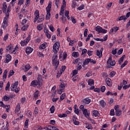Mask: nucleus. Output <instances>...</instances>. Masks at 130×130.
<instances>
[{"label":"nucleus","instance_id":"nucleus-26","mask_svg":"<svg viewBox=\"0 0 130 130\" xmlns=\"http://www.w3.org/2000/svg\"><path fill=\"white\" fill-rule=\"evenodd\" d=\"M7 74H8V70H5L3 73V76L4 80H6L7 79Z\"/></svg>","mask_w":130,"mask_h":130},{"label":"nucleus","instance_id":"nucleus-6","mask_svg":"<svg viewBox=\"0 0 130 130\" xmlns=\"http://www.w3.org/2000/svg\"><path fill=\"white\" fill-rule=\"evenodd\" d=\"M18 85H19V82L16 81L13 84L11 85V91L13 92V91H15V89H17L18 87Z\"/></svg>","mask_w":130,"mask_h":130},{"label":"nucleus","instance_id":"nucleus-47","mask_svg":"<svg viewBox=\"0 0 130 130\" xmlns=\"http://www.w3.org/2000/svg\"><path fill=\"white\" fill-rule=\"evenodd\" d=\"M61 20L62 21V23L64 24L67 22V17L66 16H62Z\"/></svg>","mask_w":130,"mask_h":130},{"label":"nucleus","instance_id":"nucleus-30","mask_svg":"<svg viewBox=\"0 0 130 130\" xmlns=\"http://www.w3.org/2000/svg\"><path fill=\"white\" fill-rule=\"evenodd\" d=\"M20 44L21 46H26V45L28 44V43L26 41L23 40L21 41Z\"/></svg>","mask_w":130,"mask_h":130},{"label":"nucleus","instance_id":"nucleus-53","mask_svg":"<svg viewBox=\"0 0 130 130\" xmlns=\"http://www.w3.org/2000/svg\"><path fill=\"white\" fill-rule=\"evenodd\" d=\"M9 39V34H7L6 36H4V41H7Z\"/></svg>","mask_w":130,"mask_h":130},{"label":"nucleus","instance_id":"nucleus-20","mask_svg":"<svg viewBox=\"0 0 130 130\" xmlns=\"http://www.w3.org/2000/svg\"><path fill=\"white\" fill-rule=\"evenodd\" d=\"M92 114H93V116H95L96 117V116H99V112H98V111L97 110H94L92 111Z\"/></svg>","mask_w":130,"mask_h":130},{"label":"nucleus","instance_id":"nucleus-51","mask_svg":"<svg viewBox=\"0 0 130 130\" xmlns=\"http://www.w3.org/2000/svg\"><path fill=\"white\" fill-rule=\"evenodd\" d=\"M10 107H11V106L10 105L5 106V108H6L7 112H10Z\"/></svg>","mask_w":130,"mask_h":130},{"label":"nucleus","instance_id":"nucleus-49","mask_svg":"<svg viewBox=\"0 0 130 130\" xmlns=\"http://www.w3.org/2000/svg\"><path fill=\"white\" fill-rule=\"evenodd\" d=\"M36 43H40L41 42V38H38L35 40Z\"/></svg>","mask_w":130,"mask_h":130},{"label":"nucleus","instance_id":"nucleus-40","mask_svg":"<svg viewBox=\"0 0 130 130\" xmlns=\"http://www.w3.org/2000/svg\"><path fill=\"white\" fill-rule=\"evenodd\" d=\"M30 68H31V66H30L29 64L25 65V72H28V71H29V70H30Z\"/></svg>","mask_w":130,"mask_h":130},{"label":"nucleus","instance_id":"nucleus-35","mask_svg":"<svg viewBox=\"0 0 130 130\" xmlns=\"http://www.w3.org/2000/svg\"><path fill=\"white\" fill-rule=\"evenodd\" d=\"M111 61H112V57H111V56H110L107 61V66L110 64V63H111Z\"/></svg>","mask_w":130,"mask_h":130},{"label":"nucleus","instance_id":"nucleus-22","mask_svg":"<svg viewBox=\"0 0 130 130\" xmlns=\"http://www.w3.org/2000/svg\"><path fill=\"white\" fill-rule=\"evenodd\" d=\"M100 104L102 107H105L106 106V103L103 100L100 101Z\"/></svg>","mask_w":130,"mask_h":130},{"label":"nucleus","instance_id":"nucleus-29","mask_svg":"<svg viewBox=\"0 0 130 130\" xmlns=\"http://www.w3.org/2000/svg\"><path fill=\"white\" fill-rule=\"evenodd\" d=\"M39 95V91L37 90L34 94V98H35V99H37V98H38Z\"/></svg>","mask_w":130,"mask_h":130},{"label":"nucleus","instance_id":"nucleus-24","mask_svg":"<svg viewBox=\"0 0 130 130\" xmlns=\"http://www.w3.org/2000/svg\"><path fill=\"white\" fill-rule=\"evenodd\" d=\"M28 28H29V25L28 24L24 25L23 26L21 27V30L22 31H26V30H27Z\"/></svg>","mask_w":130,"mask_h":130},{"label":"nucleus","instance_id":"nucleus-32","mask_svg":"<svg viewBox=\"0 0 130 130\" xmlns=\"http://www.w3.org/2000/svg\"><path fill=\"white\" fill-rule=\"evenodd\" d=\"M53 66H55L56 68H57L58 66V64H59V61L57 60V61H54L52 62Z\"/></svg>","mask_w":130,"mask_h":130},{"label":"nucleus","instance_id":"nucleus-27","mask_svg":"<svg viewBox=\"0 0 130 130\" xmlns=\"http://www.w3.org/2000/svg\"><path fill=\"white\" fill-rule=\"evenodd\" d=\"M115 114L117 116H120L121 115V111L119 109L115 111Z\"/></svg>","mask_w":130,"mask_h":130},{"label":"nucleus","instance_id":"nucleus-45","mask_svg":"<svg viewBox=\"0 0 130 130\" xmlns=\"http://www.w3.org/2000/svg\"><path fill=\"white\" fill-rule=\"evenodd\" d=\"M122 52H123V49L121 48L118 51L117 54L120 55V54H122Z\"/></svg>","mask_w":130,"mask_h":130},{"label":"nucleus","instance_id":"nucleus-63","mask_svg":"<svg viewBox=\"0 0 130 130\" xmlns=\"http://www.w3.org/2000/svg\"><path fill=\"white\" fill-rule=\"evenodd\" d=\"M55 120H51L50 121V124H52L53 125H54V124H55Z\"/></svg>","mask_w":130,"mask_h":130},{"label":"nucleus","instance_id":"nucleus-50","mask_svg":"<svg viewBox=\"0 0 130 130\" xmlns=\"http://www.w3.org/2000/svg\"><path fill=\"white\" fill-rule=\"evenodd\" d=\"M110 114L112 116H113L115 115V113L114 112V109H112L111 110Z\"/></svg>","mask_w":130,"mask_h":130},{"label":"nucleus","instance_id":"nucleus-48","mask_svg":"<svg viewBox=\"0 0 130 130\" xmlns=\"http://www.w3.org/2000/svg\"><path fill=\"white\" fill-rule=\"evenodd\" d=\"M9 126H10V125H9V122L7 121L6 125L4 128V130H9Z\"/></svg>","mask_w":130,"mask_h":130},{"label":"nucleus","instance_id":"nucleus-15","mask_svg":"<svg viewBox=\"0 0 130 130\" xmlns=\"http://www.w3.org/2000/svg\"><path fill=\"white\" fill-rule=\"evenodd\" d=\"M83 102L85 104H89V103H91V99H90L89 98L84 99L83 100Z\"/></svg>","mask_w":130,"mask_h":130},{"label":"nucleus","instance_id":"nucleus-19","mask_svg":"<svg viewBox=\"0 0 130 130\" xmlns=\"http://www.w3.org/2000/svg\"><path fill=\"white\" fill-rule=\"evenodd\" d=\"M124 57H125V55H123L119 60L118 63L119 64H121L122 62H123V59H124Z\"/></svg>","mask_w":130,"mask_h":130},{"label":"nucleus","instance_id":"nucleus-43","mask_svg":"<svg viewBox=\"0 0 130 130\" xmlns=\"http://www.w3.org/2000/svg\"><path fill=\"white\" fill-rule=\"evenodd\" d=\"M34 129L35 130H42V128H41V126H39V125L35 126Z\"/></svg>","mask_w":130,"mask_h":130},{"label":"nucleus","instance_id":"nucleus-57","mask_svg":"<svg viewBox=\"0 0 130 130\" xmlns=\"http://www.w3.org/2000/svg\"><path fill=\"white\" fill-rule=\"evenodd\" d=\"M56 40V36L55 35H53L52 36V42H55V41Z\"/></svg>","mask_w":130,"mask_h":130},{"label":"nucleus","instance_id":"nucleus-62","mask_svg":"<svg viewBox=\"0 0 130 130\" xmlns=\"http://www.w3.org/2000/svg\"><path fill=\"white\" fill-rule=\"evenodd\" d=\"M78 79H79V76H76L74 77H73L72 80H73V82H76V81H77L78 80Z\"/></svg>","mask_w":130,"mask_h":130},{"label":"nucleus","instance_id":"nucleus-1","mask_svg":"<svg viewBox=\"0 0 130 130\" xmlns=\"http://www.w3.org/2000/svg\"><path fill=\"white\" fill-rule=\"evenodd\" d=\"M10 10H11V7L10 6L8 7L7 3H4L2 7L3 12L6 13V17H4L3 23H2V26L4 29H6L7 26H8V19H9L10 17V12H11Z\"/></svg>","mask_w":130,"mask_h":130},{"label":"nucleus","instance_id":"nucleus-9","mask_svg":"<svg viewBox=\"0 0 130 130\" xmlns=\"http://www.w3.org/2000/svg\"><path fill=\"white\" fill-rule=\"evenodd\" d=\"M12 60V56L10 54H8L6 56V59L5 60V63H8V62H10L11 60Z\"/></svg>","mask_w":130,"mask_h":130},{"label":"nucleus","instance_id":"nucleus-59","mask_svg":"<svg viewBox=\"0 0 130 130\" xmlns=\"http://www.w3.org/2000/svg\"><path fill=\"white\" fill-rule=\"evenodd\" d=\"M0 107H3V108H5L6 107V105L5 104H4V102L1 101L0 102Z\"/></svg>","mask_w":130,"mask_h":130},{"label":"nucleus","instance_id":"nucleus-21","mask_svg":"<svg viewBox=\"0 0 130 130\" xmlns=\"http://www.w3.org/2000/svg\"><path fill=\"white\" fill-rule=\"evenodd\" d=\"M44 20V15H42L41 16L39 17V20H38V23H41L43 22Z\"/></svg>","mask_w":130,"mask_h":130},{"label":"nucleus","instance_id":"nucleus-36","mask_svg":"<svg viewBox=\"0 0 130 130\" xmlns=\"http://www.w3.org/2000/svg\"><path fill=\"white\" fill-rule=\"evenodd\" d=\"M116 74V73L114 71H112L110 73V78H113L115 76V74Z\"/></svg>","mask_w":130,"mask_h":130},{"label":"nucleus","instance_id":"nucleus-28","mask_svg":"<svg viewBox=\"0 0 130 130\" xmlns=\"http://www.w3.org/2000/svg\"><path fill=\"white\" fill-rule=\"evenodd\" d=\"M50 111L51 113H54V111H55V107L54 106H52V107L50 108Z\"/></svg>","mask_w":130,"mask_h":130},{"label":"nucleus","instance_id":"nucleus-61","mask_svg":"<svg viewBox=\"0 0 130 130\" xmlns=\"http://www.w3.org/2000/svg\"><path fill=\"white\" fill-rule=\"evenodd\" d=\"M89 62H90V63H93V64H95V63H96V61L93 60V59L89 58Z\"/></svg>","mask_w":130,"mask_h":130},{"label":"nucleus","instance_id":"nucleus-55","mask_svg":"<svg viewBox=\"0 0 130 130\" xmlns=\"http://www.w3.org/2000/svg\"><path fill=\"white\" fill-rule=\"evenodd\" d=\"M45 35L48 38V39H50V38H51V35H50L49 32H47V34H46Z\"/></svg>","mask_w":130,"mask_h":130},{"label":"nucleus","instance_id":"nucleus-44","mask_svg":"<svg viewBox=\"0 0 130 130\" xmlns=\"http://www.w3.org/2000/svg\"><path fill=\"white\" fill-rule=\"evenodd\" d=\"M26 114L27 116H29V117H31L32 116V112L30 111H27Z\"/></svg>","mask_w":130,"mask_h":130},{"label":"nucleus","instance_id":"nucleus-3","mask_svg":"<svg viewBox=\"0 0 130 130\" xmlns=\"http://www.w3.org/2000/svg\"><path fill=\"white\" fill-rule=\"evenodd\" d=\"M59 46H60V44L59 42H56L53 46V51L54 53H57L58 50H59Z\"/></svg>","mask_w":130,"mask_h":130},{"label":"nucleus","instance_id":"nucleus-31","mask_svg":"<svg viewBox=\"0 0 130 130\" xmlns=\"http://www.w3.org/2000/svg\"><path fill=\"white\" fill-rule=\"evenodd\" d=\"M72 56H73L74 57H79V52H73L72 53Z\"/></svg>","mask_w":130,"mask_h":130},{"label":"nucleus","instance_id":"nucleus-37","mask_svg":"<svg viewBox=\"0 0 130 130\" xmlns=\"http://www.w3.org/2000/svg\"><path fill=\"white\" fill-rule=\"evenodd\" d=\"M127 18L125 16H122L119 17V21H122V20H127Z\"/></svg>","mask_w":130,"mask_h":130},{"label":"nucleus","instance_id":"nucleus-38","mask_svg":"<svg viewBox=\"0 0 130 130\" xmlns=\"http://www.w3.org/2000/svg\"><path fill=\"white\" fill-rule=\"evenodd\" d=\"M66 99V93H63L60 96V100H61V101H62V100H63V99Z\"/></svg>","mask_w":130,"mask_h":130},{"label":"nucleus","instance_id":"nucleus-18","mask_svg":"<svg viewBox=\"0 0 130 130\" xmlns=\"http://www.w3.org/2000/svg\"><path fill=\"white\" fill-rule=\"evenodd\" d=\"M90 62V58H87L83 62L82 67H84V66H86Z\"/></svg>","mask_w":130,"mask_h":130},{"label":"nucleus","instance_id":"nucleus-34","mask_svg":"<svg viewBox=\"0 0 130 130\" xmlns=\"http://www.w3.org/2000/svg\"><path fill=\"white\" fill-rule=\"evenodd\" d=\"M37 29L39 30V31H41L42 29H43V25L42 24H41L37 26Z\"/></svg>","mask_w":130,"mask_h":130},{"label":"nucleus","instance_id":"nucleus-8","mask_svg":"<svg viewBox=\"0 0 130 130\" xmlns=\"http://www.w3.org/2000/svg\"><path fill=\"white\" fill-rule=\"evenodd\" d=\"M35 15L36 17L35 18L34 23L36 22L37 20L39 19V10H37L35 11Z\"/></svg>","mask_w":130,"mask_h":130},{"label":"nucleus","instance_id":"nucleus-41","mask_svg":"<svg viewBox=\"0 0 130 130\" xmlns=\"http://www.w3.org/2000/svg\"><path fill=\"white\" fill-rule=\"evenodd\" d=\"M14 74H15V72H14V71L10 70L9 75H8V78L12 77V76H13V75H14Z\"/></svg>","mask_w":130,"mask_h":130},{"label":"nucleus","instance_id":"nucleus-5","mask_svg":"<svg viewBox=\"0 0 130 130\" xmlns=\"http://www.w3.org/2000/svg\"><path fill=\"white\" fill-rule=\"evenodd\" d=\"M95 30L99 33H103V34H105L107 33V30L103 29L101 26L98 25L95 27Z\"/></svg>","mask_w":130,"mask_h":130},{"label":"nucleus","instance_id":"nucleus-4","mask_svg":"<svg viewBox=\"0 0 130 130\" xmlns=\"http://www.w3.org/2000/svg\"><path fill=\"white\" fill-rule=\"evenodd\" d=\"M30 87H37V88H40V87H41L42 85L37 81V80H34L32 81H31L30 85Z\"/></svg>","mask_w":130,"mask_h":130},{"label":"nucleus","instance_id":"nucleus-14","mask_svg":"<svg viewBox=\"0 0 130 130\" xmlns=\"http://www.w3.org/2000/svg\"><path fill=\"white\" fill-rule=\"evenodd\" d=\"M106 83L109 87H111L112 85V83L111 82V79L110 78H106Z\"/></svg>","mask_w":130,"mask_h":130},{"label":"nucleus","instance_id":"nucleus-64","mask_svg":"<svg viewBox=\"0 0 130 130\" xmlns=\"http://www.w3.org/2000/svg\"><path fill=\"white\" fill-rule=\"evenodd\" d=\"M60 0H55V5L57 8H58V5H59V1Z\"/></svg>","mask_w":130,"mask_h":130},{"label":"nucleus","instance_id":"nucleus-54","mask_svg":"<svg viewBox=\"0 0 130 130\" xmlns=\"http://www.w3.org/2000/svg\"><path fill=\"white\" fill-rule=\"evenodd\" d=\"M10 82H8L7 84L6 87L5 88V90L6 91H8V90H9V88H10Z\"/></svg>","mask_w":130,"mask_h":130},{"label":"nucleus","instance_id":"nucleus-46","mask_svg":"<svg viewBox=\"0 0 130 130\" xmlns=\"http://www.w3.org/2000/svg\"><path fill=\"white\" fill-rule=\"evenodd\" d=\"M3 100H4V101H9V100H10V97L7 96V95H5L4 96H3Z\"/></svg>","mask_w":130,"mask_h":130},{"label":"nucleus","instance_id":"nucleus-58","mask_svg":"<svg viewBox=\"0 0 130 130\" xmlns=\"http://www.w3.org/2000/svg\"><path fill=\"white\" fill-rule=\"evenodd\" d=\"M49 28L50 30H51V31L52 32H54V27H53L52 25H51L49 26Z\"/></svg>","mask_w":130,"mask_h":130},{"label":"nucleus","instance_id":"nucleus-12","mask_svg":"<svg viewBox=\"0 0 130 130\" xmlns=\"http://www.w3.org/2000/svg\"><path fill=\"white\" fill-rule=\"evenodd\" d=\"M14 49V47H13V45L10 44L6 48V52H8V51H9V53H11V51Z\"/></svg>","mask_w":130,"mask_h":130},{"label":"nucleus","instance_id":"nucleus-11","mask_svg":"<svg viewBox=\"0 0 130 130\" xmlns=\"http://www.w3.org/2000/svg\"><path fill=\"white\" fill-rule=\"evenodd\" d=\"M83 113L85 117H89L90 116V113H88V110L87 109H84L82 110Z\"/></svg>","mask_w":130,"mask_h":130},{"label":"nucleus","instance_id":"nucleus-42","mask_svg":"<svg viewBox=\"0 0 130 130\" xmlns=\"http://www.w3.org/2000/svg\"><path fill=\"white\" fill-rule=\"evenodd\" d=\"M85 127H86V128H87L88 129H92V128H93V127H92V125H91L90 124H86Z\"/></svg>","mask_w":130,"mask_h":130},{"label":"nucleus","instance_id":"nucleus-13","mask_svg":"<svg viewBox=\"0 0 130 130\" xmlns=\"http://www.w3.org/2000/svg\"><path fill=\"white\" fill-rule=\"evenodd\" d=\"M37 81L42 86L43 80H42V76H41V75L39 74L38 75Z\"/></svg>","mask_w":130,"mask_h":130},{"label":"nucleus","instance_id":"nucleus-16","mask_svg":"<svg viewBox=\"0 0 130 130\" xmlns=\"http://www.w3.org/2000/svg\"><path fill=\"white\" fill-rule=\"evenodd\" d=\"M20 110H21V104L18 103L16 107V110H15L16 113H18V112H19V111H20Z\"/></svg>","mask_w":130,"mask_h":130},{"label":"nucleus","instance_id":"nucleus-25","mask_svg":"<svg viewBox=\"0 0 130 130\" xmlns=\"http://www.w3.org/2000/svg\"><path fill=\"white\" fill-rule=\"evenodd\" d=\"M88 84L89 86H92V85H94V80L90 79L88 80Z\"/></svg>","mask_w":130,"mask_h":130},{"label":"nucleus","instance_id":"nucleus-33","mask_svg":"<svg viewBox=\"0 0 130 130\" xmlns=\"http://www.w3.org/2000/svg\"><path fill=\"white\" fill-rule=\"evenodd\" d=\"M56 61H57V54H56V53H55V54L54 55H53V56L52 57V62Z\"/></svg>","mask_w":130,"mask_h":130},{"label":"nucleus","instance_id":"nucleus-2","mask_svg":"<svg viewBox=\"0 0 130 130\" xmlns=\"http://www.w3.org/2000/svg\"><path fill=\"white\" fill-rule=\"evenodd\" d=\"M51 2H49L48 6L46 8L47 15L46 16V20H49L50 19V11L51 10Z\"/></svg>","mask_w":130,"mask_h":130},{"label":"nucleus","instance_id":"nucleus-52","mask_svg":"<svg viewBox=\"0 0 130 130\" xmlns=\"http://www.w3.org/2000/svg\"><path fill=\"white\" fill-rule=\"evenodd\" d=\"M127 64V61H125L124 63L121 65V69L124 68L125 66H126Z\"/></svg>","mask_w":130,"mask_h":130},{"label":"nucleus","instance_id":"nucleus-60","mask_svg":"<svg viewBox=\"0 0 130 130\" xmlns=\"http://www.w3.org/2000/svg\"><path fill=\"white\" fill-rule=\"evenodd\" d=\"M78 74V70H75L74 71H73V77H74V76H76V75Z\"/></svg>","mask_w":130,"mask_h":130},{"label":"nucleus","instance_id":"nucleus-10","mask_svg":"<svg viewBox=\"0 0 130 130\" xmlns=\"http://www.w3.org/2000/svg\"><path fill=\"white\" fill-rule=\"evenodd\" d=\"M33 51V49L30 47H26L25 48V52L26 54H30Z\"/></svg>","mask_w":130,"mask_h":130},{"label":"nucleus","instance_id":"nucleus-56","mask_svg":"<svg viewBox=\"0 0 130 130\" xmlns=\"http://www.w3.org/2000/svg\"><path fill=\"white\" fill-rule=\"evenodd\" d=\"M76 6H77V3L76 2H73L72 4V7L73 9H75V8H76Z\"/></svg>","mask_w":130,"mask_h":130},{"label":"nucleus","instance_id":"nucleus-23","mask_svg":"<svg viewBox=\"0 0 130 130\" xmlns=\"http://www.w3.org/2000/svg\"><path fill=\"white\" fill-rule=\"evenodd\" d=\"M63 14H64V9L63 8V6H61L59 15L60 16H62Z\"/></svg>","mask_w":130,"mask_h":130},{"label":"nucleus","instance_id":"nucleus-17","mask_svg":"<svg viewBox=\"0 0 130 130\" xmlns=\"http://www.w3.org/2000/svg\"><path fill=\"white\" fill-rule=\"evenodd\" d=\"M47 44L46 43H44L43 44H42L40 46L39 49H41V50H42V49H45V48H46Z\"/></svg>","mask_w":130,"mask_h":130},{"label":"nucleus","instance_id":"nucleus-39","mask_svg":"<svg viewBox=\"0 0 130 130\" xmlns=\"http://www.w3.org/2000/svg\"><path fill=\"white\" fill-rule=\"evenodd\" d=\"M84 9H85V5H82L77 8V10L82 11V10H84Z\"/></svg>","mask_w":130,"mask_h":130},{"label":"nucleus","instance_id":"nucleus-7","mask_svg":"<svg viewBox=\"0 0 130 130\" xmlns=\"http://www.w3.org/2000/svg\"><path fill=\"white\" fill-rule=\"evenodd\" d=\"M103 50H104V49L103 48H102L100 50H96V55L97 56H99L100 58H101V57H102V52H103Z\"/></svg>","mask_w":130,"mask_h":130}]
</instances>
